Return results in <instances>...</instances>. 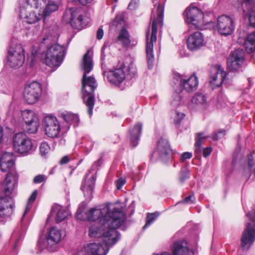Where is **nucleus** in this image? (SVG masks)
Masks as SVG:
<instances>
[{
    "label": "nucleus",
    "instance_id": "4468645a",
    "mask_svg": "<svg viewBox=\"0 0 255 255\" xmlns=\"http://www.w3.org/2000/svg\"><path fill=\"white\" fill-rule=\"evenodd\" d=\"M43 126L46 135L50 138L57 137L60 131V126L56 117L46 116L43 120Z\"/></svg>",
    "mask_w": 255,
    "mask_h": 255
},
{
    "label": "nucleus",
    "instance_id": "bb28decb",
    "mask_svg": "<svg viewBox=\"0 0 255 255\" xmlns=\"http://www.w3.org/2000/svg\"><path fill=\"white\" fill-rule=\"evenodd\" d=\"M14 162L13 154L10 152H4L0 159V166L2 171H8L12 168Z\"/></svg>",
    "mask_w": 255,
    "mask_h": 255
},
{
    "label": "nucleus",
    "instance_id": "f8f14e48",
    "mask_svg": "<svg viewBox=\"0 0 255 255\" xmlns=\"http://www.w3.org/2000/svg\"><path fill=\"white\" fill-rule=\"evenodd\" d=\"M7 59L10 66L16 67L21 66L25 60L24 49L20 44L11 45L7 53Z\"/></svg>",
    "mask_w": 255,
    "mask_h": 255
},
{
    "label": "nucleus",
    "instance_id": "20e7f679",
    "mask_svg": "<svg viewBox=\"0 0 255 255\" xmlns=\"http://www.w3.org/2000/svg\"><path fill=\"white\" fill-rule=\"evenodd\" d=\"M17 180V178L14 174L8 173L3 183L6 196L0 198V217H8L12 214L14 203L12 198L9 195L15 187Z\"/></svg>",
    "mask_w": 255,
    "mask_h": 255
},
{
    "label": "nucleus",
    "instance_id": "9d476101",
    "mask_svg": "<svg viewBox=\"0 0 255 255\" xmlns=\"http://www.w3.org/2000/svg\"><path fill=\"white\" fill-rule=\"evenodd\" d=\"M42 86L36 81L27 83L23 92V97L25 101L29 104L36 103L41 97Z\"/></svg>",
    "mask_w": 255,
    "mask_h": 255
},
{
    "label": "nucleus",
    "instance_id": "864d4df0",
    "mask_svg": "<svg viewBox=\"0 0 255 255\" xmlns=\"http://www.w3.org/2000/svg\"><path fill=\"white\" fill-rule=\"evenodd\" d=\"M248 166L249 168H251L254 165L252 155L251 154H249L248 155Z\"/></svg>",
    "mask_w": 255,
    "mask_h": 255
},
{
    "label": "nucleus",
    "instance_id": "dca6fc26",
    "mask_svg": "<svg viewBox=\"0 0 255 255\" xmlns=\"http://www.w3.org/2000/svg\"><path fill=\"white\" fill-rule=\"evenodd\" d=\"M217 28L221 35H230L235 30L234 21L231 17L222 15L218 18Z\"/></svg>",
    "mask_w": 255,
    "mask_h": 255
},
{
    "label": "nucleus",
    "instance_id": "37998d69",
    "mask_svg": "<svg viewBox=\"0 0 255 255\" xmlns=\"http://www.w3.org/2000/svg\"><path fill=\"white\" fill-rule=\"evenodd\" d=\"M47 179V177L42 174H39L36 176L34 179L33 182L35 184L40 183L44 181H45Z\"/></svg>",
    "mask_w": 255,
    "mask_h": 255
},
{
    "label": "nucleus",
    "instance_id": "a878e982",
    "mask_svg": "<svg viewBox=\"0 0 255 255\" xmlns=\"http://www.w3.org/2000/svg\"><path fill=\"white\" fill-rule=\"evenodd\" d=\"M226 76V72L221 66H219L215 72L210 76V83L213 88L219 87L225 80Z\"/></svg>",
    "mask_w": 255,
    "mask_h": 255
},
{
    "label": "nucleus",
    "instance_id": "603ef678",
    "mask_svg": "<svg viewBox=\"0 0 255 255\" xmlns=\"http://www.w3.org/2000/svg\"><path fill=\"white\" fill-rule=\"evenodd\" d=\"M93 146V142L91 141H88L85 144V147L87 149V151L90 152Z\"/></svg>",
    "mask_w": 255,
    "mask_h": 255
},
{
    "label": "nucleus",
    "instance_id": "ea45409f",
    "mask_svg": "<svg viewBox=\"0 0 255 255\" xmlns=\"http://www.w3.org/2000/svg\"><path fill=\"white\" fill-rule=\"evenodd\" d=\"M40 152L42 156H45L50 150V147L46 142H42L39 147Z\"/></svg>",
    "mask_w": 255,
    "mask_h": 255
},
{
    "label": "nucleus",
    "instance_id": "4be33fe9",
    "mask_svg": "<svg viewBox=\"0 0 255 255\" xmlns=\"http://www.w3.org/2000/svg\"><path fill=\"white\" fill-rule=\"evenodd\" d=\"M61 233L60 230L55 227H52L49 231L46 237V244L45 247L50 251L55 250L53 246L57 245L61 240Z\"/></svg>",
    "mask_w": 255,
    "mask_h": 255
},
{
    "label": "nucleus",
    "instance_id": "49530a36",
    "mask_svg": "<svg viewBox=\"0 0 255 255\" xmlns=\"http://www.w3.org/2000/svg\"><path fill=\"white\" fill-rule=\"evenodd\" d=\"M226 134V131L224 130L218 131L217 133H216L213 136V139L215 140H218L220 138L223 137Z\"/></svg>",
    "mask_w": 255,
    "mask_h": 255
},
{
    "label": "nucleus",
    "instance_id": "f704fd0d",
    "mask_svg": "<svg viewBox=\"0 0 255 255\" xmlns=\"http://www.w3.org/2000/svg\"><path fill=\"white\" fill-rule=\"evenodd\" d=\"M243 64V62H239V61L232 58H229L228 61V67L230 71L235 72L238 71Z\"/></svg>",
    "mask_w": 255,
    "mask_h": 255
},
{
    "label": "nucleus",
    "instance_id": "ddd939ff",
    "mask_svg": "<svg viewBox=\"0 0 255 255\" xmlns=\"http://www.w3.org/2000/svg\"><path fill=\"white\" fill-rule=\"evenodd\" d=\"M21 116L25 124V129L29 133L37 131L39 127L38 116L33 111L25 110L21 112Z\"/></svg>",
    "mask_w": 255,
    "mask_h": 255
},
{
    "label": "nucleus",
    "instance_id": "6e6d98bb",
    "mask_svg": "<svg viewBox=\"0 0 255 255\" xmlns=\"http://www.w3.org/2000/svg\"><path fill=\"white\" fill-rule=\"evenodd\" d=\"M52 40V37L51 36H46L43 38L42 43L46 44L49 42L51 41Z\"/></svg>",
    "mask_w": 255,
    "mask_h": 255
},
{
    "label": "nucleus",
    "instance_id": "3c124183",
    "mask_svg": "<svg viewBox=\"0 0 255 255\" xmlns=\"http://www.w3.org/2000/svg\"><path fill=\"white\" fill-rule=\"evenodd\" d=\"M212 152V148L210 147L205 148L203 150V154L204 157H207Z\"/></svg>",
    "mask_w": 255,
    "mask_h": 255
},
{
    "label": "nucleus",
    "instance_id": "7c9ffc66",
    "mask_svg": "<svg viewBox=\"0 0 255 255\" xmlns=\"http://www.w3.org/2000/svg\"><path fill=\"white\" fill-rule=\"evenodd\" d=\"M37 195V190H34L30 196L29 197L27 203L26 204V205L25 206V208L24 210V212L23 214L22 218H21V222H22L24 220V217H25L26 215L28 213L29 210L31 209L32 205V203L34 202V201L35 200L36 196Z\"/></svg>",
    "mask_w": 255,
    "mask_h": 255
},
{
    "label": "nucleus",
    "instance_id": "a211bd4d",
    "mask_svg": "<svg viewBox=\"0 0 255 255\" xmlns=\"http://www.w3.org/2000/svg\"><path fill=\"white\" fill-rule=\"evenodd\" d=\"M204 36L200 31L191 33L187 39V46L190 50L196 51L205 45Z\"/></svg>",
    "mask_w": 255,
    "mask_h": 255
},
{
    "label": "nucleus",
    "instance_id": "412c9836",
    "mask_svg": "<svg viewBox=\"0 0 255 255\" xmlns=\"http://www.w3.org/2000/svg\"><path fill=\"white\" fill-rule=\"evenodd\" d=\"M154 153L158 154L163 161L170 159L171 157V150L168 140L161 138L158 141L157 150Z\"/></svg>",
    "mask_w": 255,
    "mask_h": 255
},
{
    "label": "nucleus",
    "instance_id": "c03bdc74",
    "mask_svg": "<svg viewBox=\"0 0 255 255\" xmlns=\"http://www.w3.org/2000/svg\"><path fill=\"white\" fill-rule=\"evenodd\" d=\"M192 154L191 152H185L183 153L180 158V160L182 162H184L185 160L190 159L192 157Z\"/></svg>",
    "mask_w": 255,
    "mask_h": 255
},
{
    "label": "nucleus",
    "instance_id": "052dcab7",
    "mask_svg": "<svg viewBox=\"0 0 255 255\" xmlns=\"http://www.w3.org/2000/svg\"><path fill=\"white\" fill-rule=\"evenodd\" d=\"M122 20L121 16H117L114 19V24L117 25L120 22V21Z\"/></svg>",
    "mask_w": 255,
    "mask_h": 255
},
{
    "label": "nucleus",
    "instance_id": "4c0bfd02",
    "mask_svg": "<svg viewBox=\"0 0 255 255\" xmlns=\"http://www.w3.org/2000/svg\"><path fill=\"white\" fill-rule=\"evenodd\" d=\"M62 117L64 120L67 123L72 122H78L79 120L77 115L71 113H63L62 114Z\"/></svg>",
    "mask_w": 255,
    "mask_h": 255
},
{
    "label": "nucleus",
    "instance_id": "5fc2aeb1",
    "mask_svg": "<svg viewBox=\"0 0 255 255\" xmlns=\"http://www.w3.org/2000/svg\"><path fill=\"white\" fill-rule=\"evenodd\" d=\"M103 35H104V31H103V29L101 27H100L97 30V38L98 39H101L103 38Z\"/></svg>",
    "mask_w": 255,
    "mask_h": 255
},
{
    "label": "nucleus",
    "instance_id": "f03ea898",
    "mask_svg": "<svg viewBox=\"0 0 255 255\" xmlns=\"http://www.w3.org/2000/svg\"><path fill=\"white\" fill-rule=\"evenodd\" d=\"M124 210V205L121 202L109 203L91 208L86 213V218L91 221H98L104 226L119 228L126 219Z\"/></svg>",
    "mask_w": 255,
    "mask_h": 255
},
{
    "label": "nucleus",
    "instance_id": "7ed1b4c3",
    "mask_svg": "<svg viewBox=\"0 0 255 255\" xmlns=\"http://www.w3.org/2000/svg\"><path fill=\"white\" fill-rule=\"evenodd\" d=\"M88 51L83 57L82 69L84 71L82 79V93L84 103L88 107V113L91 116L94 106V92L97 87L95 79L92 77L87 76L93 68V62L91 57Z\"/></svg>",
    "mask_w": 255,
    "mask_h": 255
},
{
    "label": "nucleus",
    "instance_id": "6ab92c4d",
    "mask_svg": "<svg viewBox=\"0 0 255 255\" xmlns=\"http://www.w3.org/2000/svg\"><path fill=\"white\" fill-rule=\"evenodd\" d=\"M172 255H194V252L189 249L187 242L178 241L175 242L171 248ZM153 255H171L170 253L164 252L160 255L155 254Z\"/></svg>",
    "mask_w": 255,
    "mask_h": 255
},
{
    "label": "nucleus",
    "instance_id": "9b49d317",
    "mask_svg": "<svg viewBox=\"0 0 255 255\" xmlns=\"http://www.w3.org/2000/svg\"><path fill=\"white\" fill-rule=\"evenodd\" d=\"M12 142L13 148L18 153H28L33 147L31 139L23 132H18L14 134Z\"/></svg>",
    "mask_w": 255,
    "mask_h": 255
},
{
    "label": "nucleus",
    "instance_id": "79ce46f5",
    "mask_svg": "<svg viewBox=\"0 0 255 255\" xmlns=\"http://www.w3.org/2000/svg\"><path fill=\"white\" fill-rule=\"evenodd\" d=\"M185 115L183 113H180L177 111L175 112V115L174 117V121L176 124H179L183 119Z\"/></svg>",
    "mask_w": 255,
    "mask_h": 255
},
{
    "label": "nucleus",
    "instance_id": "a19ab883",
    "mask_svg": "<svg viewBox=\"0 0 255 255\" xmlns=\"http://www.w3.org/2000/svg\"><path fill=\"white\" fill-rule=\"evenodd\" d=\"M182 102V96L178 93H176L173 96V99L171 101V104L174 107L179 106Z\"/></svg>",
    "mask_w": 255,
    "mask_h": 255
},
{
    "label": "nucleus",
    "instance_id": "2f4dec72",
    "mask_svg": "<svg viewBox=\"0 0 255 255\" xmlns=\"http://www.w3.org/2000/svg\"><path fill=\"white\" fill-rule=\"evenodd\" d=\"M118 39L121 41L125 46H128L130 43L128 33L125 28L122 29L120 31Z\"/></svg>",
    "mask_w": 255,
    "mask_h": 255
},
{
    "label": "nucleus",
    "instance_id": "5701e85b",
    "mask_svg": "<svg viewBox=\"0 0 255 255\" xmlns=\"http://www.w3.org/2000/svg\"><path fill=\"white\" fill-rule=\"evenodd\" d=\"M243 13L249 15L250 24L255 27V0H244L242 3Z\"/></svg>",
    "mask_w": 255,
    "mask_h": 255
},
{
    "label": "nucleus",
    "instance_id": "f257e3e1",
    "mask_svg": "<svg viewBox=\"0 0 255 255\" xmlns=\"http://www.w3.org/2000/svg\"><path fill=\"white\" fill-rule=\"evenodd\" d=\"M118 228L104 226L101 222L94 223L89 228V235L100 240L87 245L77 255H106L109 251V247L112 246L121 238L117 231Z\"/></svg>",
    "mask_w": 255,
    "mask_h": 255
},
{
    "label": "nucleus",
    "instance_id": "e2e57ef3",
    "mask_svg": "<svg viewBox=\"0 0 255 255\" xmlns=\"http://www.w3.org/2000/svg\"><path fill=\"white\" fill-rule=\"evenodd\" d=\"M104 59H105V55L103 54V51H102V56H101L102 61H103Z\"/></svg>",
    "mask_w": 255,
    "mask_h": 255
},
{
    "label": "nucleus",
    "instance_id": "0e129e2a",
    "mask_svg": "<svg viewBox=\"0 0 255 255\" xmlns=\"http://www.w3.org/2000/svg\"><path fill=\"white\" fill-rule=\"evenodd\" d=\"M104 48V47H103L102 48V51L103 50Z\"/></svg>",
    "mask_w": 255,
    "mask_h": 255
},
{
    "label": "nucleus",
    "instance_id": "1a4fd4ad",
    "mask_svg": "<svg viewBox=\"0 0 255 255\" xmlns=\"http://www.w3.org/2000/svg\"><path fill=\"white\" fill-rule=\"evenodd\" d=\"M184 13L186 17V21L189 24L190 28L202 29L205 21L204 19L203 13L200 9L191 5L185 9Z\"/></svg>",
    "mask_w": 255,
    "mask_h": 255
},
{
    "label": "nucleus",
    "instance_id": "39448f33",
    "mask_svg": "<svg viewBox=\"0 0 255 255\" xmlns=\"http://www.w3.org/2000/svg\"><path fill=\"white\" fill-rule=\"evenodd\" d=\"M157 16L152 15L151 20V33L149 30L146 33V52L147 55V64L149 69H151L154 61L153 54V43L157 40V24L162 25L163 19V7L161 4H159L157 8Z\"/></svg>",
    "mask_w": 255,
    "mask_h": 255
},
{
    "label": "nucleus",
    "instance_id": "393cba45",
    "mask_svg": "<svg viewBox=\"0 0 255 255\" xmlns=\"http://www.w3.org/2000/svg\"><path fill=\"white\" fill-rule=\"evenodd\" d=\"M95 181L96 176L94 175H92L89 179H86L82 184L81 189L85 197L89 199H91L92 198Z\"/></svg>",
    "mask_w": 255,
    "mask_h": 255
},
{
    "label": "nucleus",
    "instance_id": "423d86ee",
    "mask_svg": "<svg viewBox=\"0 0 255 255\" xmlns=\"http://www.w3.org/2000/svg\"><path fill=\"white\" fill-rule=\"evenodd\" d=\"M66 47L63 45L54 44L47 47L44 58L45 64L49 67H59L63 62L66 53Z\"/></svg>",
    "mask_w": 255,
    "mask_h": 255
},
{
    "label": "nucleus",
    "instance_id": "13d9d810",
    "mask_svg": "<svg viewBox=\"0 0 255 255\" xmlns=\"http://www.w3.org/2000/svg\"><path fill=\"white\" fill-rule=\"evenodd\" d=\"M184 174V176L182 175L180 177V181L183 182L185 179L188 178L189 177L188 173L187 172L182 173V174Z\"/></svg>",
    "mask_w": 255,
    "mask_h": 255
},
{
    "label": "nucleus",
    "instance_id": "c756f323",
    "mask_svg": "<svg viewBox=\"0 0 255 255\" xmlns=\"http://www.w3.org/2000/svg\"><path fill=\"white\" fill-rule=\"evenodd\" d=\"M245 47L246 51L249 53H253L255 51V31L247 37L245 42Z\"/></svg>",
    "mask_w": 255,
    "mask_h": 255
},
{
    "label": "nucleus",
    "instance_id": "58836bf2",
    "mask_svg": "<svg viewBox=\"0 0 255 255\" xmlns=\"http://www.w3.org/2000/svg\"><path fill=\"white\" fill-rule=\"evenodd\" d=\"M158 215L159 214L158 213H153L151 214L148 213L146 217V223L143 227V229L148 227L153 222H154Z\"/></svg>",
    "mask_w": 255,
    "mask_h": 255
},
{
    "label": "nucleus",
    "instance_id": "cd10ccee",
    "mask_svg": "<svg viewBox=\"0 0 255 255\" xmlns=\"http://www.w3.org/2000/svg\"><path fill=\"white\" fill-rule=\"evenodd\" d=\"M43 3L46 4L44 10L41 12L43 15V21L45 22L46 18L49 16L53 12L58 10L59 6L58 3L52 0H42Z\"/></svg>",
    "mask_w": 255,
    "mask_h": 255
},
{
    "label": "nucleus",
    "instance_id": "f3484780",
    "mask_svg": "<svg viewBox=\"0 0 255 255\" xmlns=\"http://www.w3.org/2000/svg\"><path fill=\"white\" fill-rule=\"evenodd\" d=\"M128 70V68L122 64L119 68L108 72L107 79L111 83L118 86L125 80Z\"/></svg>",
    "mask_w": 255,
    "mask_h": 255
},
{
    "label": "nucleus",
    "instance_id": "aec40b11",
    "mask_svg": "<svg viewBox=\"0 0 255 255\" xmlns=\"http://www.w3.org/2000/svg\"><path fill=\"white\" fill-rule=\"evenodd\" d=\"M19 16L30 24L34 23L43 18V15L41 12L36 13L32 11L30 6L25 7V6H20Z\"/></svg>",
    "mask_w": 255,
    "mask_h": 255
},
{
    "label": "nucleus",
    "instance_id": "680f3d73",
    "mask_svg": "<svg viewBox=\"0 0 255 255\" xmlns=\"http://www.w3.org/2000/svg\"><path fill=\"white\" fill-rule=\"evenodd\" d=\"M3 136V130L1 126L0 125V143L1 142L2 138Z\"/></svg>",
    "mask_w": 255,
    "mask_h": 255
},
{
    "label": "nucleus",
    "instance_id": "bf43d9fd",
    "mask_svg": "<svg viewBox=\"0 0 255 255\" xmlns=\"http://www.w3.org/2000/svg\"><path fill=\"white\" fill-rule=\"evenodd\" d=\"M78 1L82 5H85L87 4L90 3L93 0H78Z\"/></svg>",
    "mask_w": 255,
    "mask_h": 255
},
{
    "label": "nucleus",
    "instance_id": "c85d7f7f",
    "mask_svg": "<svg viewBox=\"0 0 255 255\" xmlns=\"http://www.w3.org/2000/svg\"><path fill=\"white\" fill-rule=\"evenodd\" d=\"M142 125L137 124L130 131V142L133 146H135L138 144L139 136L141 133Z\"/></svg>",
    "mask_w": 255,
    "mask_h": 255
},
{
    "label": "nucleus",
    "instance_id": "b1692460",
    "mask_svg": "<svg viewBox=\"0 0 255 255\" xmlns=\"http://www.w3.org/2000/svg\"><path fill=\"white\" fill-rule=\"evenodd\" d=\"M50 214L51 216H55V221L57 223H59L67 218L70 213L66 208L58 204H55L51 210Z\"/></svg>",
    "mask_w": 255,
    "mask_h": 255
},
{
    "label": "nucleus",
    "instance_id": "c9c22d12",
    "mask_svg": "<svg viewBox=\"0 0 255 255\" xmlns=\"http://www.w3.org/2000/svg\"><path fill=\"white\" fill-rule=\"evenodd\" d=\"M42 0H20L21 6H25V7L30 6L36 8L39 7V3Z\"/></svg>",
    "mask_w": 255,
    "mask_h": 255
},
{
    "label": "nucleus",
    "instance_id": "69168bd1",
    "mask_svg": "<svg viewBox=\"0 0 255 255\" xmlns=\"http://www.w3.org/2000/svg\"><path fill=\"white\" fill-rule=\"evenodd\" d=\"M254 174H255V171H254Z\"/></svg>",
    "mask_w": 255,
    "mask_h": 255
},
{
    "label": "nucleus",
    "instance_id": "a18cd8bd",
    "mask_svg": "<svg viewBox=\"0 0 255 255\" xmlns=\"http://www.w3.org/2000/svg\"><path fill=\"white\" fill-rule=\"evenodd\" d=\"M138 0H131L128 5V8L130 10L135 9L138 5Z\"/></svg>",
    "mask_w": 255,
    "mask_h": 255
},
{
    "label": "nucleus",
    "instance_id": "09e8293b",
    "mask_svg": "<svg viewBox=\"0 0 255 255\" xmlns=\"http://www.w3.org/2000/svg\"><path fill=\"white\" fill-rule=\"evenodd\" d=\"M126 183V180L123 178H120L117 181L116 186L118 189H120L122 186Z\"/></svg>",
    "mask_w": 255,
    "mask_h": 255
},
{
    "label": "nucleus",
    "instance_id": "0eeeda50",
    "mask_svg": "<svg viewBox=\"0 0 255 255\" xmlns=\"http://www.w3.org/2000/svg\"><path fill=\"white\" fill-rule=\"evenodd\" d=\"M83 14L81 8L72 7L66 10L63 18L65 21L69 22L73 28L81 29L88 22Z\"/></svg>",
    "mask_w": 255,
    "mask_h": 255
},
{
    "label": "nucleus",
    "instance_id": "6e6552de",
    "mask_svg": "<svg viewBox=\"0 0 255 255\" xmlns=\"http://www.w3.org/2000/svg\"><path fill=\"white\" fill-rule=\"evenodd\" d=\"M250 222L248 223L241 238V245L244 250H248L255 241V211L252 210L247 214Z\"/></svg>",
    "mask_w": 255,
    "mask_h": 255
},
{
    "label": "nucleus",
    "instance_id": "e433bc0d",
    "mask_svg": "<svg viewBox=\"0 0 255 255\" xmlns=\"http://www.w3.org/2000/svg\"><path fill=\"white\" fill-rule=\"evenodd\" d=\"M206 98L202 94L195 95L192 99L191 103L196 105H203L206 103Z\"/></svg>",
    "mask_w": 255,
    "mask_h": 255
},
{
    "label": "nucleus",
    "instance_id": "2eb2a0df",
    "mask_svg": "<svg viewBox=\"0 0 255 255\" xmlns=\"http://www.w3.org/2000/svg\"><path fill=\"white\" fill-rule=\"evenodd\" d=\"M173 78L176 80V83L179 84L187 92H192L197 88L198 80L197 76L194 74L187 78L184 75L176 73L174 74Z\"/></svg>",
    "mask_w": 255,
    "mask_h": 255
},
{
    "label": "nucleus",
    "instance_id": "72a5a7b5",
    "mask_svg": "<svg viewBox=\"0 0 255 255\" xmlns=\"http://www.w3.org/2000/svg\"><path fill=\"white\" fill-rule=\"evenodd\" d=\"M245 52L242 49H237L235 50L230 57V58L235 59L239 61V62H243L244 61Z\"/></svg>",
    "mask_w": 255,
    "mask_h": 255
},
{
    "label": "nucleus",
    "instance_id": "4d7b16f0",
    "mask_svg": "<svg viewBox=\"0 0 255 255\" xmlns=\"http://www.w3.org/2000/svg\"><path fill=\"white\" fill-rule=\"evenodd\" d=\"M69 161V158L68 156H64L60 160V163L61 164H66Z\"/></svg>",
    "mask_w": 255,
    "mask_h": 255
},
{
    "label": "nucleus",
    "instance_id": "de8ad7c7",
    "mask_svg": "<svg viewBox=\"0 0 255 255\" xmlns=\"http://www.w3.org/2000/svg\"><path fill=\"white\" fill-rule=\"evenodd\" d=\"M195 200V198L194 196L193 195H190L185 198L182 202L186 203H193Z\"/></svg>",
    "mask_w": 255,
    "mask_h": 255
},
{
    "label": "nucleus",
    "instance_id": "8fccbe9b",
    "mask_svg": "<svg viewBox=\"0 0 255 255\" xmlns=\"http://www.w3.org/2000/svg\"><path fill=\"white\" fill-rule=\"evenodd\" d=\"M103 160L101 158L99 159L96 162H94L92 166V168H94L95 169H98L101 166L102 164Z\"/></svg>",
    "mask_w": 255,
    "mask_h": 255
},
{
    "label": "nucleus",
    "instance_id": "473e14b6",
    "mask_svg": "<svg viewBox=\"0 0 255 255\" xmlns=\"http://www.w3.org/2000/svg\"><path fill=\"white\" fill-rule=\"evenodd\" d=\"M208 136H204V133L200 132L197 133L196 142L195 143V152L196 154L201 152V146L202 143V140L205 139Z\"/></svg>",
    "mask_w": 255,
    "mask_h": 255
}]
</instances>
